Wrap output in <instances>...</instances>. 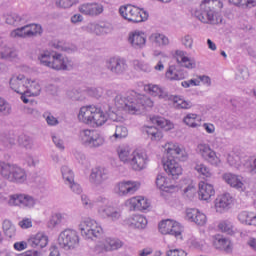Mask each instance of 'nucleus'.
<instances>
[{"mask_svg":"<svg viewBox=\"0 0 256 256\" xmlns=\"http://www.w3.org/2000/svg\"><path fill=\"white\" fill-rule=\"evenodd\" d=\"M28 84L29 78L25 77L23 74L14 75L10 78L9 81V85L12 91H15V93H18L19 95H25Z\"/></svg>","mask_w":256,"mask_h":256,"instance_id":"nucleus-18","label":"nucleus"},{"mask_svg":"<svg viewBox=\"0 0 256 256\" xmlns=\"http://www.w3.org/2000/svg\"><path fill=\"white\" fill-rule=\"evenodd\" d=\"M2 229L5 237H8V239H13V237L17 235V228L11 220H4L2 223Z\"/></svg>","mask_w":256,"mask_h":256,"instance_id":"nucleus-40","label":"nucleus"},{"mask_svg":"<svg viewBox=\"0 0 256 256\" xmlns=\"http://www.w3.org/2000/svg\"><path fill=\"white\" fill-rule=\"evenodd\" d=\"M80 143L86 147V149H99L105 145L106 140L103 134L96 130L84 129L79 133Z\"/></svg>","mask_w":256,"mask_h":256,"instance_id":"nucleus-6","label":"nucleus"},{"mask_svg":"<svg viewBox=\"0 0 256 256\" xmlns=\"http://www.w3.org/2000/svg\"><path fill=\"white\" fill-rule=\"evenodd\" d=\"M78 227L84 239H99L103 235V227L95 219L86 218L80 222Z\"/></svg>","mask_w":256,"mask_h":256,"instance_id":"nucleus-8","label":"nucleus"},{"mask_svg":"<svg viewBox=\"0 0 256 256\" xmlns=\"http://www.w3.org/2000/svg\"><path fill=\"white\" fill-rule=\"evenodd\" d=\"M238 220L244 225H254L256 227V214L253 212H241L238 215Z\"/></svg>","mask_w":256,"mask_h":256,"instance_id":"nucleus-42","label":"nucleus"},{"mask_svg":"<svg viewBox=\"0 0 256 256\" xmlns=\"http://www.w3.org/2000/svg\"><path fill=\"white\" fill-rule=\"evenodd\" d=\"M61 173L66 185L72 181H75V174L73 173V170H71V168L68 166H62Z\"/></svg>","mask_w":256,"mask_h":256,"instance_id":"nucleus-54","label":"nucleus"},{"mask_svg":"<svg viewBox=\"0 0 256 256\" xmlns=\"http://www.w3.org/2000/svg\"><path fill=\"white\" fill-rule=\"evenodd\" d=\"M149 41L152 43V45H155L156 47H167L169 45V37H167L165 34H161L158 32H154L149 36Z\"/></svg>","mask_w":256,"mask_h":256,"instance_id":"nucleus-36","label":"nucleus"},{"mask_svg":"<svg viewBox=\"0 0 256 256\" xmlns=\"http://www.w3.org/2000/svg\"><path fill=\"white\" fill-rule=\"evenodd\" d=\"M215 195V188L209 183L201 181L199 183V197L202 201H209Z\"/></svg>","mask_w":256,"mask_h":256,"instance_id":"nucleus-35","label":"nucleus"},{"mask_svg":"<svg viewBox=\"0 0 256 256\" xmlns=\"http://www.w3.org/2000/svg\"><path fill=\"white\" fill-rule=\"evenodd\" d=\"M198 115L195 113H189L183 118V123L187 125V127H191L192 129H197L200 125L195 122L197 120Z\"/></svg>","mask_w":256,"mask_h":256,"instance_id":"nucleus-53","label":"nucleus"},{"mask_svg":"<svg viewBox=\"0 0 256 256\" xmlns=\"http://www.w3.org/2000/svg\"><path fill=\"white\" fill-rule=\"evenodd\" d=\"M107 123V114L103 112L101 107L94 105V111L92 114L91 125H96V127H101Z\"/></svg>","mask_w":256,"mask_h":256,"instance_id":"nucleus-34","label":"nucleus"},{"mask_svg":"<svg viewBox=\"0 0 256 256\" xmlns=\"http://www.w3.org/2000/svg\"><path fill=\"white\" fill-rule=\"evenodd\" d=\"M65 223H69V214L58 212L51 216L48 221V227L49 229H55V227L65 225Z\"/></svg>","mask_w":256,"mask_h":256,"instance_id":"nucleus-32","label":"nucleus"},{"mask_svg":"<svg viewBox=\"0 0 256 256\" xmlns=\"http://www.w3.org/2000/svg\"><path fill=\"white\" fill-rule=\"evenodd\" d=\"M0 113L2 115H10L11 113V104L5 99L0 97Z\"/></svg>","mask_w":256,"mask_h":256,"instance_id":"nucleus-62","label":"nucleus"},{"mask_svg":"<svg viewBox=\"0 0 256 256\" xmlns=\"http://www.w3.org/2000/svg\"><path fill=\"white\" fill-rule=\"evenodd\" d=\"M78 11L87 17H97L103 13L104 8L102 4L95 2L83 3L78 7Z\"/></svg>","mask_w":256,"mask_h":256,"instance_id":"nucleus-22","label":"nucleus"},{"mask_svg":"<svg viewBox=\"0 0 256 256\" xmlns=\"http://www.w3.org/2000/svg\"><path fill=\"white\" fill-rule=\"evenodd\" d=\"M4 19L7 25H23V23H25V16H21L15 13L4 15Z\"/></svg>","mask_w":256,"mask_h":256,"instance_id":"nucleus-45","label":"nucleus"},{"mask_svg":"<svg viewBox=\"0 0 256 256\" xmlns=\"http://www.w3.org/2000/svg\"><path fill=\"white\" fill-rule=\"evenodd\" d=\"M141 183L137 181H122L116 184L115 191L119 197H127V195H133L139 191Z\"/></svg>","mask_w":256,"mask_h":256,"instance_id":"nucleus-15","label":"nucleus"},{"mask_svg":"<svg viewBox=\"0 0 256 256\" xmlns=\"http://www.w3.org/2000/svg\"><path fill=\"white\" fill-rule=\"evenodd\" d=\"M109 181V171L101 166H96L91 169L89 175V183L95 189H101L105 183Z\"/></svg>","mask_w":256,"mask_h":256,"instance_id":"nucleus-12","label":"nucleus"},{"mask_svg":"<svg viewBox=\"0 0 256 256\" xmlns=\"http://www.w3.org/2000/svg\"><path fill=\"white\" fill-rule=\"evenodd\" d=\"M213 245L217 249L225 251L226 253H231V251H233V244L231 243V240L221 235H217L214 237Z\"/></svg>","mask_w":256,"mask_h":256,"instance_id":"nucleus-33","label":"nucleus"},{"mask_svg":"<svg viewBox=\"0 0 256 256\" xmlns=\"http://www.w3.org/2000/svg\"><path fill=\"white\" fill-rule=\"evenodd\" d=\"M127 61L123 58L112 57L106 61V69L114 75H123L127 71Z\"/></svg>","mask_w":256,"mask_h":256,"instance_id":"nucleus-17","label":"nucleus"},{"mask_svg":"<svg viewBox=\"0 0 256 256\" xmlns=\"http://www.w3.org/2000/svg\"><path fill=\"white\" fill-rule=\"evenodd\" d=\"M23 193L11 194L8 198V205L10 207H21Z\"/></svg>","mask_w":256,"mask_h":256,"instance_id":"nucleus-55","label":"nucleus"},{"mask_svg":"<svg viewBox=\"0 0 256 256\" xmlns=\"http://www.w3.org/2000/svg\"><path fill=\"white\" fill-rule=\"evenodd\" d=\"M114 107L127 111L130 115H141L145 109L153 107V100L149 97L132 91L126 95L118 94L114 98Z\"/></svg>","mask_w":256,"mask_h":256,"instance_id":"nucleus-1","label":"nucleus"},{"mask_svg":"<svg viewBox=\"0 0 256 256\" xmlns=\"http://www.w3.org/2000/svg\"><path fill=\"white\" fill-rule=\"evenodd\" d=\"M108 251H116V249H121L123 247V242L117 238H106L104 240Z\"/></svg>","mask_w":256,"mask_h":256,"instance_id":"nucleus-50","label":"nucleus"},{"mask_svg":"<svg viewBox=\"0 0 256 256\" xmlns=\"http://www.w3.org/2000/svg\"><path fill=\"white\" fill-rule=\"evenodd\" d=\"M18 144L27 151H31L35 147V140L27 134H21L18 137Z\"/></svg>","mask_w":256,"mask_h":256,"instance_id":"nucleus-43","label":"nucleus"},{"mask_svg":"<svg viewBox=\"0 0 256 256\" xmlns=\"http://www.w3.org/2000/svg\"><path fill=\"white\" fill-rule=\"evenodd\" d=\"M148 161L147 153L134 151L128 165L133 171H143L147 168Z\"/></svg>","mask_w":256,"mask_h":256,"instance_id":"nucleus-16","label":"nucleus"},{"mask_svg":"<svg viewBox=\"0 0 256 256\" xmlns=\"http://www.w3.org/2000/svg\"><path fill=\"white\" fill-rule=\"evenodd\" d=\"M222 179L227 185L237 189L238 191H245V180L242 176L233 174L231 172H226L222 175Z\"/></svg>","mask_w":256,"mask_h":256,"instance_id":"nucleus-21","label":"nucleus"},{"mask_svg":"<svg viewBox=\"0 0 256 256\" xmlns=\"http://www.w3.org/2000/svg\"><path fill=\"white\" fill-rule=\"evenodd\" d=\"M57 241L60 249H64V251H73L79 247L81 237H79V232H77V230L67 228L60 232Z\"/></svg>","mask_w":256,"mask_h":256,"instance_id":"nucleus-7","label":"nucleus"},{"mask_svg":"<svg viewBox=\"0 0 256 256\" xmlns=\"http://www.w3.org/2000/svg\"><path fill=\"white\" fill-rule=\"evenodd\" d=\"M94 253H96V255H100V256H103L106 253H109V250L107 248V244H105V241L99 242L95 246Z\"/></svg>","mask_w":256,"mask_h":256,"instance_id":"nucleus-63","label":"nucleus"},{"mask_svg":"<svg viewBox=\"0 0 256 256\" xmlns=\"http://www.w3.org/2000/svg\"><path fill=\"white\" fill-rule=\"evenodd\" d=\"M81 203L84 209H93V207H95V201L89 199V196H87V194L81 195Z\"/></svg>","mask_w":256,"mask_h":256,"instance_id":"nucleus-64","label":"nucleus"},{"mask_svg":"<svg viewBox=\"0 0 256 256\" xmlns=\"http://www.w3.org/2000/svg\"><path fill=\"white\" fill-rule=\"evenodd\" d=\"M119 13L123 19H126V21H130L131 23H141L147 21L149 18V13L147 11L132 5L121 6Z\"/></svg>","mask_w":256,"mask_h":256,"instance_id":"nucleus-10","label":"nucleus"},{"mask_svg":"<svg viewBox=\"0 0 256 256\" xmlns=\"http://www.w3.org/2000/svg\"><path fill=\"white\" fill-rule=\"evenodd\" d=\"M86 33H93L94 35H109L113 32V25L109 22H91L82 27Z\"/></svg>","mask_w":256,"mask_h":256,"instance_id":"nucleus-14","label":"nucleus"},{"mask_svg":"<svg viewBox=\"0 0 256 256\" xmlns=\"http://www.w3.org/2000/svg\"><path fill=\"white\" fill-rule=\"evenodd\" d=\"M126 203L132 211H145L151 207V202L142 196L132 197Z\"/></svg>","mask_w":256,"mask_h":256,"instance_id":"nucleus-26","label":"nucleus"},{"mask_svg":"<svg viewBox=\"0 0 256 256\" xmlns=\"http://www.w3.org/2000/svg\"><path fill=\"white\" fill-rule=\"evenodd\" d=\"M223 2L220 0H204L200 4V8L194 12L197 19L206 25H219L223 23L221 15Z\"/></svg>","mask_w":256,"mask_h":256,"instance_id":"nucleus-3","label":"nucleus"},{"mask_svg":"<svg viewBox=\"0 0 256 256\" xmlns=\"http://www.w3.org/2000/svg\"><path fill=\"white\" fill-rule=\"evenodd\" d=\"M151 123L153 125H157L160 129H163L164 131H171V129H174L175 125L171 120L165 119L162 116H153L150 118Z\"/></svg>","mask_w":256,"mask_h":256,"instance_id":"nucleus-38","label":"nucleus"},{"mask_svg":"<svg viewBox=\"0 0 256 256\" xmlns=\"http://www.w3.org/2000/svg\"><path fill=\"white\" fill-rule=\"evenodd\" d=\"M233 205V197L229 193H224L218 196L215 200L216 213H225L229 211Z\"/></svg>","mask_w":256,"mask_h":256,"instance_id":"nucleus-24","label":"nucleus"},{"mask_svg":"<svg viewBox=\"0 0 256 256\" xmlns=\"http://www.w3.org/2000/svg\"><path fill=\"white\" fill-rule=\"evenodd\" d=\"M129 135V130H127V127L120 125L116 126L114 134L111 136V139H114V141H117L119 139H125Z\"/></svg>","mask_w":256,"mask_h":256,"instance_id":"nucleus-51","label":"nucleus"},{"mask_svg":"<svg viewBox=\"0 0 256 256\" xmlns=\"http://www.w3.org/2000/svg\"><path fill=\"white\" fill-rule=\"evenodd\" d=\"M28 245L34 249H45L49 245V236L44 232H38L28 239Z\"/></svg>","mask_w":256,"mask_h":256,"instance_id":"nucleus-25","label":"nucleus"},{"mask_svg":"<svg viewBox=\"0 0 256 256\" xmlns=\"http://www.w3.org/2000/svg\"><path fill=\"white\" fill-rule=\"evenodd\" d=\"M10 37H12V39H19V38L27 39V38H29V36L27 35V27L23 26V27L13 30L10 33Z\"/></svg>","mask_w":256,"mask_h":256,"instance_id":"nucleus-56","label":"nucleus"},{"mask_svg":"<svg viewBox=\"0 0 256 256\" xmlns=\"http://www.w3.org/2000/svg\"><path fill=\"white\" fill-rule=\"evenodd\" d=\"M186 219L201 227L207 223V216L195 208H188L186 210Z\"/></svg>","mask_w":256,"mask_h":256,"instance_id":"nucleus-29","label":"nucleus"},{"mask_svg":"<svg viewBox=\"0 0 256 256\" xmlns=\"http://www.w3.org/2000/svg\"><path fill=\"white\" fill-rule=\"evenodd\" d=\"M43 118L45 119L47 125L50 127H55L56 125H59V120L51 114V112H44Z\"/></svg>","mask_w":256,"mask_h":256,"instance_id":"nucleus-60","label":"nucleus"},{"mask_svg":"<svg viewBox=\"0 0 256 256\" xmlns=\"http://www.w3.org/2000/svg\"><path fill=\"white\" fill-rule=\"evenodd\" d=\"M35 205H37V199H35V197H33L29 194L23 193L22 202L20 204V207L22 209H33V207H35Z\"/></svg>","mask_w":256,"mask_h":256,"instance_id":"nucleus-47","label":"nucleus"},{"mask_svg":"<svg viewBox=\"0 0 256 256\" xmlns=\"http://www.w3.org/2000/svg\"><path fill=\"white\" fill-rule=\"evenodd\" d=\"M227 161L231 167H235V169H241L242 161L241 156L237 154H230L228 155Z\"/></svg>","mask_w":256,"mask_h":256,"instance_id":"nucleus-57","label":"nucleus"},{"mask_svg":"<svg viewBox=\"0 0 256 256\" xmlns=\"http://www.w3.org/2000/svg\"><path fill=\"white\" fill-rule=\"evenodd\" d=\"M134 64V69L136 71H143L144 73H151V66L145 62H141L139 60H135L133 62Z\"/></svg>","mask_w":256,"mask_h":256,"instance_id":"nucleus-59","label":"nucleus"},{"mask_svg":"<svg viewBox=\"0 0 256 256\" xmlns=\"http://www.w3.org/2000/svg\"><path fill=\"white\" fill-rule=\"evenodd\" d=\"M236 79L240 82L247 81V79H249V70L243 66L238 67L236 72Z\"/></svg>","mask_w":256,"mask_h":256,"instance_id":"nucleus-58","label":"nucleus"},{"mask_svg":"<svg viewBox=\"0 0 256 256\" xmlns=\"http://www.w3.org/2000/svg\"><path fill=\"white\" fill-rule=\"evenodd\" d=\"M145 89L152 97H159V99H165L167 97V94L163 93V90L155 84H149Z\"/></svg>","mask_w":256,"mask_h":256,"instance_id":"nucleus-48","label":"nucleus"},{"mask_svg":"<svg viewBox=\"0 0 256 256\" xmlns=\"http://www.w3.org/2000/svg\"><path fill=\"white\" fill-rule=\"evenodd\" d=\"M164 149L167 157L163 161L164 171H166L167 175L173 177V179H177L183 173V168L177 160L187 161V152L173 142L165 144Z\"/></svg>","mask_w":256,"mask_h":256,"instance_id":"nucleus-2","label":"nucleus"},{"mask_svg":"<svg viewBox=\"0 0 256 256\" xmlns=\"http://www.w3.org/2000/svg\"><path fill=\"white\" fill-rule=\"evenodd\" d=\"M96 203H98L97 213L102 219H109V221H119L121 219V210L109 205L107 198L99 196Z\"/></svg>","mask_w":256,"mask_h":256,"instance_id":"nucleus-9","label":"nucleus"},{"mask_svg":"<svg viewBox=\"0 0 256 256\" xmlns=\"http://www.w3.org/2000/svg\"><path fill=\"white\" fill-rule=\"evenodd\" d=\"M194 170L198 173L200 179H204L205 181L213 179V170H211V168L204 163H196Z\"/></svg>","mask_w":256,"mask_h":256,"instance_id":"nucleus-37","label":"nucleus"},{"mask_svg":"<svg viewBox=\"0 0 256 256\" xmlns=\"http://www.w3.org/2000/svg\"><path fill=\"white\" fill-rule=\"evenodd\" d=\"M156 187L160 189V191H165V193H175L177 186L171 184V179L167 178L164 174H158L156 176Z\"/></svg>","mask_w":256,"mask_h":256,"instance_id":"nucleus-28","label":"nucleus"},{"mask_svg":"<svg viewBox=\"0 0 256 256\" xmlns=\"http://www.w3.org/2000/svg\"><path fill=\"white\" fill-rule=\"evenodd\" d=\"M125 225L130 227V229H137L138 231H143L147 228V218L141 214H133L124 220Z\"/></svg>","mask_w":256,"mask_h":256,"instance_id":"nucleus-20","label":"nucleus"},{"mask_svg":"<svg viewBox=\"0 0 256 256\" xmlns=\"http://www.w3.org/2000/svg\"><path fill=\"white\" fill-rule=\"evenodd\" d=\"M94 109L95 105L81 107L78 113V121H80V123H84L85 125H91Z\"/></svg>","mask_w":256,"mask_h":256,"instance_id":"nucleus-31","label":"nucleus"},{"mask_svg":"<svg viewBox=\"0 0 256 256\" xmlns=\"http://www.w3.org/2000/svg\"><path fill=\"white\" fill-rule=\"evenodd\" d=\"M17 57V51L7 45L5 38L0 36V59L10 61Z\"/></svg>","mask_w":256,"mask_h":256,"instance_id":"nucleus-30","label":"nucleus"},{"mask_svg":"<svg viewBox=\"0 0 256 256\" xmlns=\"http://www.w3.org/2000/svg\"><path fill=\"white\" fill-rule=\"evenodd\" d=\"M188 75L187 71L181 68L178 64L170 65L165 72L167 81H183V79H187Z\"/></svg>","mask_w":256,"mask_h":256,"instance_id":"nucleus-19","label":"nucleus"},{"mask_svg":"<svg viewBox=\"0 0 256 256\" xmlns=\"http://www.w3.org/2000/svg\"><path fill=\"white\" fill-rule=\"evenodd\" d=\"M128 42L133 49H143L147 45V35L143 31H132L128 35Z\"/></svg>","mask_w":256,"mask_h":256,"instance_id":"nucleus-23","label":"nucleus"},{"mask_svg":"<svg viewBox=\"0 0 256 256\" xmlns=\"http://www.w3.org/2000/svg\"><path fill=\"white\" fill-rule=\"evenodd\" d=\"M24 95L28 97H39L41 95V85L39 82L29 79V84L26 86Z\"/></svg>","mask_w":256,"mask_h":256,"instance_id":"nucleus-39","label":"nucleus"},{"mask_svg":"<svg viewBox=\"0 0 256 256\" xmlns=\"http://www.w3.org/2000/svg\"><path fill=\"white\" fill-rule=\"evenodd\" d=\"M218 229L222 232V233H227V235H233V233H235V231L233 230V223L229 220H224L221 221L218 224Z\"/></svg>","mask_w":256,"mask_h":256,"instance_id":"nucleus-52","label":"nucleus"},{"mask_svg":"<svg viewBox=\"0 0 256 256\" xmlns=\"http://www.w3.org/2000/svg\"><path fill=\"white\" fill-rule=\"evenodd\" d=\"M38 61L40 65L49 67L54 71H71L73 69V61L59 52L51 53L44 50L38 55Z\"/></svg>","mask_w":256,"mask_h":256,"instance_id":"nucleus-4","label":"nucleus"},{"mask_svg":"<svg viewBox=\"0 0 256 256\" xmlns=\"http://www.w3.org/2000/svg\"><path fill=\"white\" fill-rule=\"evenodd\" d=\"M196 153H198L201 158L212 165V167H219L221 165V158L217 156V152L211 149V145L205 142H201L196 147Z\"/></svg>","mask_w":256,"mask_h":256,"instance_id":"nucleus-11","label":"nucleus"},{"mask_svg":"<svg viewBox=\"0 0 256 256\" xmlns=\"http://www.w3.org/2000/svg\"><path fill=\"white\" fill-rule=\"evenodd\" d=\"M144 133H146L152 141H161L163 139V132L158 130L155 126L144 127Z\"/></svg>","mask_w":256,"mask_h":256,"instance_id":"nucleus-41","label":"nucleus"},{"mask_svg":"<svg viewBox=\"0 0 256 256\" xmlns=\"http://www.w3.org/2000/svg\"><path fill=\"white\" fill-rule=\"evenodd\" d=\"M172 101L176 109H191L193 103L189 100L181 98V96H172Z\"/></svg>","mask_w":256,"mask_h":256,"instance_id":"nucleus-46","label":"nucleus"},{"mask_svg":"<svg viewBox=\"0 0 256 256\" xmlns=\"http://www.w3.org/2000/svg\"><path fill=\"white\" fill-rule=\"evenodd\" d=\"M159 231L162 235H173L174 237H180L183 233V226L179 222L171 219L163 220L159 224Z\"/></svg>","mask_w":256,"mask_h":256,"instance_id":"nucleus-13","label":"nucleus"},{"mask_svg":"<svg viewBox=\"0 0 256 256\" xmlns=\"http://www.w3.org/2000/svg\"><path fill=\"white\" fill-rule=\"evenodd\" d=\"M0 176L9 183H16L17 185H23L28 177L25 168L3 160H0Z\"/></svg>","mask_w":256,"mask_h":256,"instance_id":"nucleus-5","label":"nucleus"},{"mask_svg":"<svg viewBox=\"0 0 256 256\" xmlns=\"http://www.w3.org/2000/svg\"><path fill=\"white\" fill-rule=\"evenodd\" d=\"M197 195V188H195V185L189 184L186 188L183 190V196L187 199H193Z\"/></svg>","mask_w":256,"mask_h":256,"instance_id":"nucleus-61","label":"nucleus"},{"mask_svg":"<svg viewBox=\"0 0 256 256\" xmlns=\"http://www.w3.org/2000/svg\"><path fill=\"white\" fill-rule=\"evenodd\" d=\"M118 157L122 163L129 165L131 157H133V152H131V148L122 146L118 148Z\"/></svg>","mask_w":256,"mask_h":256,"instance_id":"nucleus-44","label":"nucleus"},{"mask_svg":"<svg viewBox=\"0 0 256 256\" xmlns=\"http://www.w3.org/2000/svg\"><path fill=\"white\" fill-rule=\"evenodd\" d=\"M25 27L28 38L37 37V35H41L43 33V28L39 24L25 25Z\"/></svg>","mask_w":256,"mask_h":256,"instance_id":"nucleus-49","label":"nucleus"},{"mask_svg":"<svg viewBox=\"0 0 256 256\" xmlns=\"http://www.w3.org/2000/svg\"><path fill=\"white\" fill-rule=\"evenodd\" d=\"M176 61L180 67H185V69H195L197 67V61L195 58H189L187 52L183 50H177L175 52Z\"/></svg>","mask_w":256,"mask_h":256,"instance_id":"nucleus-27","label":"nucleus"}]
</instances>
